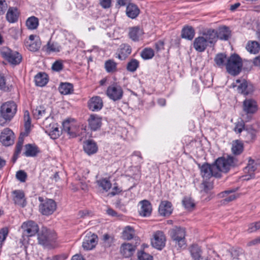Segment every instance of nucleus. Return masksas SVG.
I'll list each match as a JSON object with an SVG mask.
<instances>
[{"label":"nucleus","instance_id":"42","mask_svg":"<svg viewBox=\"0 0 260 260\" xmlns=\"http://www.w3.org/2000/svg\"><path fill=\"white\" fill-rule=\"evenodd\" d=\"M117 63L112 59H109L105 62V68L108 73H114L117 71Z\"/></svg>","mask_w":260,"mask_h":260},{"label":"nucleus","instance_id":"15","mask_svg":"<svg viewBox=\"0 0 260 260\" xmlns=\"http://www.w3.org/2000/svg\"><path fill=\"white\" fill-rule=\"evenodd\" d=\"M98 243V236L94 234L88 233L85 237L83 243V248L87 250L93 248Z\"/></svg>","mask_w":260,"mask_h":260},{"label":"nucleus","instance_id":"27","mask_svg":"<svg viewBox=\"0 0 260 260\" xmlns=\"http://www.w3.org/2000/svg\"><path fill=\"white\" fill-rule=\"evenodd\" d=\"M172 204L168 201H161L158 208L159 214L164 216H169L172 212Z\"/></svg>","mask_w":260,"mask_h":260},{"label":"nucleus","instance_id":"39","mask_svg":"<svg viewBox=\"0 0 260 260\" xmlns=\"http://www.w3.org/2000/svg\"><path fill=\"white\" fill-rule=\"evenodd\" d=\"M47 53L58 52L61 49V47L57 43L49 41L47 45L44 47Z\"/></svg>","mask_w":260,"mask_h":260},{"label":"nucleus","instance_id":"16","mask_svg":"<svg viewBox=\"0 0 260 260\" xmlns=\"http://www.w3.org/2000/svg\"><path fill=\"white\" fill-rule=\"evenodd\" d=\"M87 106L91 111L98 112L102 109L103 101L100 96H94L88 100Z\"/></svg>","mask_w":260,"mask_h":260},{"label":"nucleus","instance_id":"58","mask_svg":"<svg viewBox=\"0 0 260 260\" xmlns=\"http://www.w3.org/2000/svg\"><path fill=\"white\" fill-rule=\"evenodd\" d=\"M259 229H260V221L250 224L248 231L249 233H252Z\"/></svg>","mask_w":260,"mask_h":260},{"label":"nucleus","instance_id":"20","mask_svg":"<svg viewBox=\"0 0 260 260\" xmlns=\"http://www.w3.org/2000/svg\"><path fill=\"white\" fill-rule=\"evenodd\" d=\"M6 15V19L10 23H16L18 21L20 13L16 7H10L8 8Z\"/></svg>","mask_w":260,"mask_h":260},{"label":"nucleus","instance_id":"5","mask_svg":"<svg viewBox=\"0 0 260 260\" xmlns=\"http://www.w3.org/2000/svg\"><path fill=\"white\" fill-rule=\"evenodd\" d=\"M39 201L41 202L39 205L40 212L44 215L52 214L56 209V204L52 199H46L45 200L43 197H39Z\"/></svg>","mask_w":260,"mask_h":260},{"label":"nucleus","instance_id":"14","mask_svg":"<svg viewBox=\"0 0 260 260\" xmlns=\"http://www.w3.org/2000/svg\"><path fill=\"white\" fill-rule=\"evenodd\" d=\"M258 164L254 160L250 158L247 166L244 168V171L247 175L244 176V180H249L250 179L254 178V171L257 169Z\"/></svg>","mask_w":260,"mask_h":260},{"label":"nucleus","instance_id":"31","mask_svg":"<svg viewBox=\"0 0 260 260\" xmlns=\"http://www.w3.org/2000/svg\"><path fill=\"white\" fill-rule=\"evenodd\" d=\"M217 39L221 40H228L231 37V30L227 26H224L219 27L217 30Z\"/></svg>","mask_w":260,"mask_h":260},{"label":"nucleus","instance_id":"10","mask_svg":"<svg viewBox=\"0 0 260 260\" xmlns=\"http://www.w3.org/2000/svg\"><path fill=\"white\" fill-rule=\"evenodd\" d=\"M108 97L113 101L120 100L123 96V91L122 87L116 83L109 86L106 91Z\"/></svg>","mask_w":260,"mask_h":260},{"label":"nucleus","instance_id":"7","mask_svg":"<svg viewBox=\"0 0 260 260\" xmlns=\"http://www.w3.org/2000/svg\"><path fill=\"white\" fill-rule=\"evenodd\" d=\"M232 85L233 87H237L238 92L244 95L250 94L254 90L252 84L243 78L237 79Z\"/></svg>","mask_w":260,"mask_h":260},{"label":"nucleus","instance_id":"52","mask_svg":"<svg viewBox=\"0 0 260 260\" xmlns=\"http://www.w3.org/2000/svg\"><path fill=\"white\" fill-rule=\"evenodd\" d=\"M137 257L139 260H152L153 256L144 251L137 252Z\"/></svg>","mask_w":260,"mask_h":260},{"label":"nucleus","instance_id":"61","mask_svg":"<svg viewBox=\"0 0 260 260\" xmlns=\"http://www.w3.org/2000/svg\"><path fill=\"white\" fill-rule=\"evenodd\" d=\"M8 234V230L7 228H4L0 230V242H3L6 239Z\"/></svg>","mask_w":260,"mask_h":260},{"label":"nucleus","instance_id":"64","mask_svg":"<svg viewBox=\"0 0 260 260\" xmlns=\"http://www.w3.org/2000/svg\"><path fill=\"white\" fill-rule=\"evenodd\" d=\"M155 48L157 51L164 49V42L161 40L158 41L155 44Z\"/></svg>","mask_w":260,"mask_h":260},{"label":"nucleus","instance_id":"49","mask_svg":"<svg viewBox=\"0 0 260 260\" xmlns=\"http://www.w3.org/2000/svg\"><path fill=\"white\" fill-rule=\"evenodd\" d=\"M26 136H23V134L20 133V136L18 138V140L15 147L16 156L17 155H19V154L20 153L24 142V138Z\"/></svg>","mask_w":260,"mask_h":260},{"label":"nucleus","instance_id":"56","mask_svg":"<svg viewBox=\"0 0 260 260\" xmlns=\"http://www.w3.org/2000/svg\"><path fill=\"white\" fill-rule=\"evenodd\" d=\"M63 69V64L61 60L55 61L52 66V69L56 72H59Z\"/></svg>","mask_w":260,"mask_h":260},{"label":"nucleus","instance_id":"26","mask_svg":"<svg viewBox=\"0 0 260 260\" xmlns=\"http://www.w3.org/2000/svg\"><path fill=\"white\" fill-rule=\"evenodd\" d=\"M83 149L86 153L90 155L98 151V147L93 140H88L84 142Z\"/></svg>","mask_w":260,"mask_h":260},{"label":"nucleus","instance_id":"9","mask_svg":"<svg viewBox=\"0 0 260 260\" xmlns=\"http://www.w3.org/2000/svg\"><path fill=\"white\" fill-rule=\"evenodd\" d=\"M56 239L55 233L47 229L43 230L42 234L38 235L39 244L47 247L53 246Z\"/></svg>","mask_w":260,"mask_h":260},{"label":"nucleus","instance_id":"13","mask_svg":"<svg viewBox=\"0 0 260 260\" xmlns=\"http://www.w3.org/2000/svg\"><path fill=\"white\" fill-rule=\"evenodd\" d=\"M165 242L166 237L162 232L157 231L154 233L151 243L154 248L161 250L165 246Z\"/></svg>","mask_w":260,"mask_h":260},{"label":"nucleus","instance_id":"11","mask_svg":"<svg viewBox=\"0 0 260 260\" xmlns=\"http://www.w3.org/2000/svg\"><path fill=\"white\" fill-rule=\"evenodd\" d=\"M23 237H32L36 235L39 232L38 225L34 221L29 220L24 222L21 225Z\"/></svg>","mask_w":260,"mask_h":260},{"label":"nucleus","instance_id":"57","mask_svg":"<svg viewBox=\"0 0 260 260\" xmlns=\"http://www.w3.org/2000/svg\"><path fill=\"white\" fill-rule=\"evenodd\" d=\"M244 122L243 120H241L240 121H238L235 125L234 128V131L237 133L239 134L242 132V131L244 129Z\"/></svg>","mask_w":260,"mask_h":260},{"label":"nucleus","instance_id":"25","mask_svg":"<svg viewBox=\"0 0 260 260\" xmlns=\"http://www.w3.org/2000/svg\"><path fill=\"white\" fill-rule=\"evenodd\" d=\"M203 36L206 38V41L210 46L214 45L217 40V30L213 29H208L204 31Z\"/></svg>","mask_w":260,"mask_h":260},{"label":"nucleus","instance_id":"33","mask_svg":"<svg viewBox=\"0 0 260 260\" xmlns=\"http://www.w3.org/2000/svg\"><path fill=\"white\" fill-rule=\"evenodd\" d=\"M190 252L193 260L203 259L202 251L201 247L196 244H193L190 246Z\"/></svg>","mask_w":260,"mask_h":260},{"label":"nucleus","instance_id":"32","mask_svg":"<svg viewBox=\"0 0 260 260\" xmlns=\"http://www.w3.org/2000/svg\"><path fill=\"white\" fill-rule=\"evenodd\" d=\"M140 13V10L135 4H130L126 7V14L127 16L132 18H136Z\"/></svg>","mask_w":260,"mask_h":260},{"label":"nucleus","instance_id":"21","mask_svg":"<svg viewBox=\"0 0 260 260\" xmlns=\"http://www.w3.org/2000/svg\"><path fill=\"white\" fill-rule=\"evenodd\" d=\"M137 246L129 243H123L120 247L121 254L125 258L132 256L136 250Z\"/></svg>","mask_w":260,"mask_h":260},{"label":"nucleus","instance_id":"48","mask_svg":"<svg viewBox=\"0 0 260 260\" xmlns=\"http://www.w3.org/2000/svg\"><path fill=\"white\" fill-rule=\"evenodd\" d=\"M26 44L28 49L33 52L37 51L41 47V42L40 40H36L34 42L29 43L28 42H26Z\"/></svg>","mask_w":260,"mask_h":260},{"label":"nucleus","instance_id":"38","mask_svg":"<svg viewBox=\"0 0 260 260\" xmlns=\"http://www.w3.org/2000/svg\"><path fill=\"white\" fill-rule=\"evenodd\" d=\"M194 30L191 26L185 27L182 30L181 36L183 38L191 40L194 36Z\"/></svg>","mask_w":260,"mask_h":260},{"label":"nucleus","instance_id":"1","mask_svg":"<svg viewBox=\"0 0 260 260\" xmlns=\"http://www.w3.org/2000/svg\"><path fill=\"white\" fill-rule=\"evenodd\" d=\"M237 164V159L232 156L218 158L214 162L216 172L221 175V172L226 173Z\"/></svg>","mask_w":260,"mask_h":260},{"label":"nucleus","instance_id":"60","mask_svg":"<svg viewBox=\"0 0 260 260\" xmlns=\"http://www.w3.org/2000/svg\"><path fill=\"white\" fill-rule=\"evenodd\" d=\"M202 184L203 190L207 193L211 190L213 187L212 183L206 181H204Z\"/></svg>","mask_w":260,"mask_h":260},{"label":"nucleus","instance_id":"19","mask_svg":"<svg viewBox=\"0 0 260 260\" xmlns=\"http://www.w3.org/2000/svg\"><path fill=\"white\" fill-rule=\"evenodd\" d=\"M13 200L15 205L24 207L26 205L25 194L22 190H15L12 192Z\"/></svg>","mask_w":260,"mask_h":260},{"label":"nucleus","instance_id":"17","mask_svg":"<svg viewBox=\"0 0 260 260\" xmlns=\"http://www.w3.org/2000/svg\"><path fill=\"white\" fill-rule=\"evenodd\" d=\"M243 109L244 112L248 114H253L257 110L256 102L251 99H246L243 103Z\"/></svg>","mask_w":260,"mask_h":260},{"label":"nucleus","instance_id":"44","mask_svg":"<svg viewBox=\"0 0 260 260\" xmlns=\"http://www.w3.org/2000/svg\"><path fill=\"white\" fill-rule=\"evenodd\" d=\"M135 236V231L130 226H127L124 228L122 232V237L125 240H129L133 239Z\"/></svg>","mask_w":260,"mask_h":260},{"label":"nucleus","instance_id":"50","mask_svg":"<svg viewBox=\"0 0 260 260\" xmlns=\"http://www.w3.org/2000/svg\"><path fill=\"white\" fill-rule=\"evenodd\" d=\"M34 116L38 119L45 116L46 109L43 106H39L34 111Z\"/></svg>","mask_w":260,"mask_h":260},{"label":"nucleus","instance_id":"22","mask_svg":"<svg viewBox=\"0 0 260 260\" xmlns=\"http://www.w3.org/2000/svg\"><path fill=\"white\" fill-rule=\"evenodd\" d=\"M238 190V188L230 189L219 193L218 196L220 198H224L222 201L223 203H229L235 200L237 197L235 194H232Z\"/></svg>","mask_w":260,"mask_h":260},{"label":"nucleus","instance_id":"36","mask_svg":"<svg viewBox=\"0 0 260 260\" xmlns=\"http://www.w3.org/2000/svg\"><path fill=\"white\" fill-rule=\"evenodd\" d=\"M246 48L247 50L252 54H257L260 50L259 44L255 41H248Z\"/></svg>","mask_w":260,"mask_h":260},{"label":"nucleus","instance_id":"46","mask_svg":"<svg viewBox=\"0 0 260 260\" xmlns=\"http://www.w3.org/2000/svg\"><path fill=\"white\" fill-rule=\"evenodd\" d=\"M139 67V61L136 59H131L127 64L126 69L131 72H135Z\"/></svg>","mask_w":260,"mask_h":260},{"label":"nucleus","instance_id":"18","mask_svg":"<svg viewBox=\"0 0 260 260\" xmlns=\"http://www.w3.org/2000/svg\"><path fill=\"white\" fill-rule=\"evenodd\" d=\"M89 128L92 131H96L99 129L102 125V118L94 114H91L88 120Z\"/></svg>","mask_w":260,"mask_h":260},{"label":"nucleus","instance_id":"29","mask_svg":"<svg viewBox=\"0 0 260 260\" xmlns=\"http://www.w3.org/2000/svg\"><path fill=\"white\" fill-rule=\"evenodd\" d=\"M143 31L140 26H136L128 28V36L133 41H138L143 34Z\"/></svg>","mask_w":260,"mask_h":260},{"label":"nucleus","instance_id":"54","mask_svg":"<svg viewBox=\"0 0 260 260\" xmlns=\"http://www.w3.org/2000/svg\"><path fill=\"white\" fill-rule=\"evenodd\" d=\"M182 204L184 207L187 209H191L194 206L193 200L190 198H184L182 201Z\"/></svg>","mask_w":260,"mask_h":260},{"label":"nucleus","instance_id":"35","mask_svg":"<svg viewBox=\"0 0 260 260\" xmlns=\"http://www.w3.org/2000/svg\"><path fill=\"white\" fill-rule=\"evenodd\" d=\"M74 129V126L69 120H67L63 122L62 131L64 133H67L72 137H75L77 136Z\"/></svg>","mask_w":260,"mask_h":260},{"label":"nucleus","instance_id":"4","mask_svg":"<svg viewBox=\"0 0 260 260\" xmlns=\"http://www.w3.org/2000/svg\"><path fill=\"white\" fill-rule=\"evenodd\" d=\"M200 170V173L204 180H208L212 177L220 178L221 175L216 172L214 163L209 164L207 162L204 163L202 165H198Z\"/></svg>","mask_w":260,"mask_h":260},{"label":"nucleus","instance_id":"23","mask_svg":"<svg viewBox=\"0 0 260 260\" xmlns=\"http://www.w3.org/2000/svg\"><path fill=\"white\" fill-rule=\"evenodd\" d=\"M209 45V44L206 41V38H204L203 36L196 38L193 42V48L199 52L204 51Z\"/></svg>","mask_w":260,"mask_h":260},{"label":"nucleus","instance_id":"3","mask_svg":"<svg viewBox=\"0 0 260 260\" xmlns=\"http://www.w3.org/2000/svg\"><path fill=\"white\" fill-rule=\"evenodd\" d=\"M169 233L176 247L180 249L184 248L186 247L185 229L176 226L171 229Z\"/></svg>","mask_w":260,"mask_h":260},{"label":"nucleus","instance_id":"47","mask_svg":"<svg viewBox=\"0 0 260 260\" xmlns=\"http://www.w3.org/2000/svg\"><path fill=\"white\" fill-rule=\"evenodd\" d=\"M154 55L153 50L150 48H145L141 53V56L145 60L152 58Z\"/></svg>","mask_w":260,"mask_h":260},{"label":"nucleus","instance_id":"55","mask_svg":"<svg viewBox=\"0 0 260 260\" xmlns=\"http://www.w3.org/2000/svg\"><path fill=\"white\" fill-rule=\"evenodd\" d=\"M16 178L21 182H24L27 178V174L23 170H19L16 174Z\"/></svg>","mask_w":260,"mask_h":260},{"label":"nucleus","instance_id":"34","mask_svg":"<svg viewBox=\"0 0 260 260\" xmlns=\"http://www.w3.org/2000/svg\"><path fill=\"white\" fill-rule=\"evenodd\" d=\"M35 81L37 86H44L48 82V76L45 73H39L35 76Z\"/></svg>","mask_w":260,"mask_h":260},{"label":"nucleus","instance_id":"30","mask_svg":"<svg viewBox=\"0 0 260 260\" xmlns=\"http://www.w3.org/2000/svg\"><path fill=\"white\" fill-rule=\"evenodd\" d=\"M24 155L26 157H35L40 152L39 148L36 145L28 144L25 145Z\"/></svg>","mask_w":260,"mask_h":260},{"label":"nucleus","instance_id":"37","mask_svg":"<svg viewBox=\"0 0 260 260\" xmlns=\"http://www.w3.org/2000/svg\"><path fill=\"white\" fill-rule=\"evenodd\" d=\"M59 91L61 94L67 95L73 92V85L69 83H61L59 87Z\"/></svg>","mask_w":260,"mask_h":260},{"label":"nucleus","instance_id":"24","mask_svg":"<svg viewBox=\"0 0 260 260\" xmlns=\"http://www.w3.org/2000/svg\"><path fill=\"white\" fill-rule=\"evenodd\" d=\"M132 52V48L127 44H122L118 50L117 57L119 59L125 60Z\"/></svg>","mask_w":260,"mask_h":260},{"label":"nucleus","instance_id":"59","mask_svg":"<svg viewBox=\"0 0 260 260\" xmlns=\"http://www.w3.org/2000/svg\"><path fill=\"white\" fill-rule=\"evenodd\" d=\"M0 89L5 91H9V87L6 85V79L5 77L0 74Z\"/></svg>","mask_w":260,"mask_h":260},{"label":"nucleus","instance_id":"41","mask_svg":"<svg viewBox=\"0 0 260 260\" xmlns=\"http://www.w3.org/2000/svg\"><path fill=\"white\" fill-rule=\"evenodd\" d=\"M226 55L223 53L217 54L214 58V61L216 65L220 68L226 66V61L227 62Z\"/></svg>","mask_w":260,"mask_h":260},{"label":"nucleus","instance_id":"6","mask_svg":"<svg viewBox=\"0 0 260 260\" xmlns=\"http://www.w3.org/2000/svg\"><path fill=\"white\" fill-rule=\"evenodd\" d=\"M0 52L2 57L11 64H18L21 61V55L18 52L13 51L8 47H2Z\"/></svg>","mask_w":260,"mask_h":260},{"label":"nucleus","instance_id":"28","mask_svg":"<svg viewBox=\"0 0 260 260\" xmlns=\"http://www.w3.org/2000/svg\"><path fill=\"white\" fill-rule=\"evenodd\" d=\"M141 208L139 213L141 216L147 217L150 215L152 211L151 204L148 200H143L140 202Z\"/></svg>","mask_w":260,"mask_h":260},{"label":"nucleus","instance_id":"53","mask_svg":"<svg viewBox=\"0 0 260 260\" xmlns=\"http://www.w3.org/2000/svg\"><path fill=\"white\" fill-rule=\"evenodd\" d=\"M49 135L53 139H55L59 136V131L55 123L52 124V127L49 132Z\"/></svg>","mask_w":260,"mask_h":260},{"label":"nucleus","instance_id":"12","mask_svg":"<svg viewBox=\"0 0 260 260\" xmlns=\"http://www.w3.org/2000/svg\"><path fill=\"white\" fill-rule=\"evenodd\" d=\"M14 134L9 128H5L0 135V142L6 146H9L13 144L14 142Z\"/></svg>","mask_w":260,"mask_h":260},{"label":"nucleus","instance_id":"43","mask_svg":"<svg viewBox=\"0 0 260 260\" xmlns=\"http://www.w3.org/2000/svg\"><path fill=\"white\" fill-rule=\"evenodd\" d=\"M26 25L29 29H35L39 25V19L35 16L29 17L26 21Z\"/></svg>","mask_w":260,"mask_h":260},{"label":"nucleus","instance_id":"8","mask_svg":"<svg viewBox=\"0 0 260 260\" xmlns=\"http://www.w3.org/2000/svg\"><path fill=\"white\" fill-rule=\"evenodd\" d=\"M17 112V105L13 101H8L1 107V115L8 121L14 116Z\"/></svg>","mask_w":260,"mask_h":260},{"label":"nucleus","instance_id":"62","mask_svg":"<svg viewBox=\"0 0 260 260\" xmlns=\"http://www.w3.org/2000/svg\"><path fill=\"white\" fill-rule=\"evenodd\" d=\"M8 9V4L5 0H0V16L4 14Z\"/></svg>","mask_w":260,"mask_h":260},{"label":"nucleus","instance_id":"45","mask_svg":"<svg viewBox=\"0 0 260 260\" xmlns=\"http://www.w3.org/2000/svg\"><path fill=\"white\" fill-rule=\"evenodd\" d=\"M232 150L235 155H239L243 151V144L239 141L236 140L233 142Z\"/></svg>","mask_w":260,"mask_h":260},{"label":"nucleus","instance_id":"51","mask_svg":"<svg viewBox=\"0 0 260 260\" xmlns=\"http://www.w3.org/2000/svg\"><path fill=\"white\" fill-rule=\"evenodd\" d=\"M98 185L101 187L104 190L108 191L111 187V182L106 179H103L98 181Z\"/></svg>","mask_w":260,"mask_h":260},{"label":"nucleus","instance_id":"2","mask_svg":"<svg viewBox=\"0 0 260 260\" xmlns=\"http://www.w3.org/2000/svg\"><path fill=\"white\" fill-rule=\"evenodd\" d=\"M243 63L241 58L237 54L231 55L227 59L226 69L228 73L237 76L241 72Z\"/></svg>","mask_w":260,"mask_h":260},{"label":"nucleus","instance_id":"40","mask_svg":"<svg viewBox=\"0 0 260 260\" xmlns=\"http://www.w3.org/2000/svg\"><path fill=\"white\" fill-rule=\"evenodd\" d=\"M24 128L25 131L23 132H21V134H23V136H28V134L30 132V125H31V119L29 117V114L28 111H26L24 112Z\"/></svg>","mask_w":260,"mask_h":260},{"label":"nucleus","instance_id":"63","mask_svg":"<svg viewBox=\"0 0 260 260\" xmlns=\"http://www.w3.org/2000/svg\"><path fill=\"white\" fill-rule=\"evenodd\" d=\"M100 4L104 9H107L111 7V0H100Z\"/></svg>","mask_w":260,"mask_h":260}]
</instances>
